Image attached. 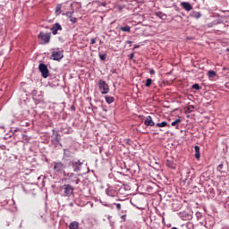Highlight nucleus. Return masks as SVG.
I'll list each match as a JSON object with an SVG mask.
<instances>
[{
  "label": "nucleus",
  "instance_id": "16",
  "mask_svg": "<svg viewBox=\"0 0 229 229\" xmlns=\"http://www.w3.org/2000/svg\"><path fill=\"white\" fill-rule=\"evenodd\" d=\"M40 212L41 214H39V216L41 217V219H43V222L46 223L47 221V219L46 218L47 216V213L44 208Z\"/></svg>",
  "mask_w": 229,
  "mask_h": 229
},
{
  "label": "nucleus",
  "instance_id": "1",
  "mask_svg": "<svg viewBox=\"0 0 229 229\" xmlns=\"http://www.w3.org/2000/svg\"><path fill=\"white\" fill-rule=\"evenodd\" d=\"M53 170L55 174H65L67 165L62 161H55L53 162Z\"/></svg>",
  "mask_w": 229,
  "mask_h": 229
},
{
  "label": "nucleus",
  "instance_id": "45",
  "mask_svg": "<svg viewBox=\"0 0 229 229\" xmlns=\"http://www.w3.org/2000/svg\"><path fill=\"white\" fill-rule=\"evenodd\" d=\"M116 201H123V200H122V199H116Z\"/></svg>",
  "mask_w": 229,
  "mask_h": 229
},
{
  "label": "nucleus",
  "instance_id": "5",
  "mask_svg": "<svg viewBox=\"0 0 229 229\" xmlns=\"http://www.w3.org/2000/svg\"><path fill=\"white\" fill-rule=\"evenodd\" d=\"M62 58H64V50H60V48H56V50H54L52 52L51 60L60 62Z\"/></svg>",
  "mask_w": 229,
  "mask_h": 229
},
{
  "label": "nucleus",
  "instance_id": "29",
  "mask_svg": "<svg viewBox=\"0 0 229 229\" xmlns=\"http://www.w3.org/2000/svg\"><path fill=\"white\" fill-rule=\"evenodd\" d=\"M151 83H153V80L151 79H147L145 87H151Z\"/></svg>",
  "mask_w": 229,
  "mask_h": 229
},
{
  "label": "nucleus",
  "instance_id": "23",
  "mask_svg": "<svg viewBox=\"0 0 229 229\" xmlns=\"http://www.w3.org/2000/svg\"><path fill=\"white\" fill-rule=\"evenodd\" d=\"M131 30V27L126 25V26H123V27H120V30L121 31H124V32H127V33H130Z\"/></svg>",
  "mask_w": 229,
  "mask_h": 229
},
{
  "label": "nucleus",
  "instance_id": "14",
  "mask_svg": "<svg viewBox=\"0 0 229 229\" xmlns=\"http://www.w3.org/2000/svg\"><path fill=\"white\" fill-rule=\"evenodd\" d=\"M181 6L183 10H186V12H191V10H192V5L189 2H182Z\"/></svg>",
  "mask_w": 229,
  "mask_h": 229
},
{
  "label": "nucleus",
  "instance_id": "19",
  "mask_svg": "<svg viewBox=\"0 0 229 229\" xmlns=\"http://www.w3.org/2000/svg\"><path fill=\"white\" fill-rule=\"evenodd\" d=\"M157 17H159V19H162V21H165L167 19V14L162 13V12H157L156 13Z\"/></svg>",
  "mask_w": 229,
  "mask_h": 229
},
{
  "label": "nucleus",
  "instance_id": "39",
  "mask_svg": "<svg viewBox=\"0 0 229 229\" xmlns=\"http://www.w3.org/2000/svg\"><path fill=\"white\" fill-rule=\"evenodd\" d=\"M149 74H155V70L154 69H150Z\"/></svg>",
  "mask_w": 229,
  "mask_h": 229
},
{
  "label": "nucleus",
  "instance_id": "7",
  "mask_svg": "<svg viewBox=\"0 0 229 229\" xmlns=\"http://www.w3.org/2000/svg\"><path fill=\"white\" fill-rule=\"evenodd\" d=\"M70 164L72 167L74 173H80L81 171V166L83 165V162L77 160V161H70Z\"/></svg>",
  "mask_w": 229,
  "mask_h": 229
},
{
  "label": "nucleus",
  "instance_id": "42",
  "mask_svg": "<svg viewBox=\"0 0 229 229\" xmlns=\"http://www.w3.org/2000/svg\"><path fill=\"white\" fill-rule=\"evenodd\" d=\"M76 4H79L80 8H81V3H76Z\"/></svg>",
  "mask_w": 229,
  "mask_h": 229
},
{
  "label": "nucleus",
  "instance_id": "43",
  "mask_svg": "<svg viewBox=\"0 0 229 229\" xmlns=\"http://www.w3.org/2000/svg\"><path fill=\"white\" fill-rule=\"evenodd\" d=\"M137 47H139V45H135L134 46V48L137 49Z\"/></svg>",
  "mask_w": 229,
  "mask_h": 229
},
{
  "label": "nucleus",
  "instance_id": "15",
  "mask_svg": "<svg viewBox=\"0 0 229 229\" xmlns=\"http://www.w3.org/2000/svg\"><path fill=\"white\" fill-rule=\"evenodd\" d=\"M166 167L169 169H176V164L174 159H167L165 163Z\"/></svg>",
  "mask_w": 229,
  "mask_h": 229
},
{
  "label": "nucleus",
  "instance_id": "33",
  "mask_svg": "<svg viewBox=\"0 0 229 229\" xmlns=\"http://www.w3.org/2000/svg\"><path fill=\"white\" fill-rule=\"evenodd\" d=\"M70 21H71V22H72V24H76V22H78V19H76V17H71L70 18Z\"/></svg>",
  "mask_w": 229,
  "mask_h": 229
},
{
  "label": "nucleus",
  "instance_id": "27",
  "mask_svg": "<svg viewBox=\"0 0 229 229\" xmlns=\"http://www.w3.org/2000/svg\"><path fill=\"white\" fill-rule=\"evenodd\" d=\"M182 123L181 119H176L175 121L172 122L171 126H176L178 128V123Z\"/></svg>",
  "mask_w": 229,
  "mask_h": 229
},
{
  "label": "nucleus",
  "instance_id": "13",
  "mask_svg": "<svg viewBox=\"0 0 229 229\" xmlns=\"http://www.w3.org/2000/svg\"><path fill=\"white\" fill-rule=\"evenodd\" d=\"M144 124L145 126H155V122H153V118L151 117V115L146 117Z\"/></svg>",
  "mask_w": 229,
  "mask_h": 229
},
{
  "label": "nucleus",
  "instance_id": "21",
  "mask_svg": "<svg viewBox=\"0 0 229 229\" xmlns=\"http://www.w3.org/2000/svg\"><path fill=\"white\" fill-rule=\"evenodd\" d=\"M69 228H70V229H80V225H79L78 222L73 221V222H72V223L70 224Z\"/></svg>",
  "mask_w": 229,
  "mask_h": 229
},
{
  "label": "nucleus",
  "instance_id": "41",
  "mask_svg": "<svg viewBox=\"0 0 229 229\" xmlns=\"http://www.w3.org/2000/svg\"><path fill=\"white\" fill-rule=\"evenodd\" d=\"M125 44H130V45H131V44H133V42L131 41V40H127V41L125 42Z\"/></svg>",
  "mask_w": 229,
  "mask_h": 229
},
{
  "label": "nucleus",
  "instance_id": "30",
  "mask_svg": "<svg viewBox=\"0 0 229 229\" xmlns=\"http://www.w3.org/2000/svg\"><path fill=\"white\" fill-rule=\"evenodd\" d=\"M99 58L102 62H105L106 60V54H99Z\"/></svg>",
  "mask_w": 229,
  "mask_h": 229
},
{
  "label": "nucleus",
  "instance_id": "34",
  "mask_svg": "<svg viewBox=\"0 0 229 229\" xmlns=\"http://www.w3.org/2000/svg\"><path fill=\"white\" fill-rule=\"evenodd\" d=\"M121 223H126V217H127V216L126 215H122L121 216Z\"/></svg>",
  "mask_w": 229,
  "mask_h": 229
},
{
  "label": "nucleus",
  "instance_id": "18",
  "mask_svg": "<svg viewBox=\"0 0 229 229\" xmlns=\"http://www.w3.org/2000/svg\"><path fill=\"white\" fill-rule=\"evenodd\" d=\"M191 17H192L193 19H200L201 13L193 11L191 13Z\"/></svg>",
  "mask_w": 229,
  "mask_h": 229
},
{
  "label": "nucleus",
  "instance_id": "28",
  "mask_svg": "<svg viewBox=\"0 0 229 229\" xmlns=\"http://www.w3.org/2000/svg\"><path fill=\"white\" fill-rule=\"evenodd\" d=\"M191 89H194V90H201V87L198 83L193 84Z\"/></svg>",
  "mask_w": 229,
  "mask_h": 229
},
{
  "label": "nucleus",
  "instance_id": "31",
  "mask_svg": "<svg viewBox=\"0 0 229 229\" xmlns=\"http://www.w3.org/2000/svg\"><path fill=\"white\" fill-rule=\"evenodd\" d=\"M55 142L60 143V140H61L60 134H58V133L55 134Z\"/></svg>",
  "mask_w": 229,
  "mask_h": 229
},
{
  "label": "nucleus",
  "instance_id": "25",
  "mask_svg": "<svg viewBox=\"0 0 229 229\" xmlns=\"http://www.w3.org/2000/svg\"><path fill=\"white\" fill-rule=\"evenodd\" d=\"M74 13V10L72 9V11L70 12H66V13H64L63 15H65L66 17H68L69 19H71Z\"/></svg>",
  "mask_w": 229,
  "mask_h": 229
},
{
  "label": "nucleus",
  "instance_id": "8",
  "mask_svg": "<svg viewBox=\"0 0 229 229\" xmlns=\"http://www.w3.org/2000/svg\"><path fill=\"white\" fill-rule=\"evenodd\" d=\"M38 69L43 78H47L49 76V70L47 69V65H46V64H39Z\"/></svg>",
  "mask_w": 229,
  "mask_h": 229
},
{
  "label": "nucleus",
  "instance_id": "6",
  "mask_svg": "<svg viewBox=\"0 0 229 229\" xmlns=\"http://www.w3.org/2000/svg\"><path fill=\"white\" fill-rule=\"evenodd\" d=\"M38 38H39V40H42L43 44H49V42L51 41V33H44L43 31H41L39 32Z\"/></svg>",
  "mask_w": 229,
  "mask_h": 229
},
{
  "label": "nucleus",
  "instance_id": "2",
  "mask_svg": "<svg viewBox=\"0 0 229 229\" xmlns=\"http://www.w3.org/2000/svg\"><path fill=\"white\" fill-rule=\"evenodd\" d=\"M61 189L64 198H71L74 194V187L71 184H64Z\"/></svg>",
  "mask_w": 229,
  "mask_h": 229
},
{
  "label": "nucleus",
  "instance_id": "46",
  "mask_svg": "<svg viewBox=\"0 0 229 229\" xmlns=\"http://www.w3.org/2000/svg\"><path fill=\"white\" fill-rule=\"evenodd\" d=\"M111 218H112V216L107 217V219H109V220H110Z\"/></svg>",
  "mask_w": 229,
  "mask_h": 229
},
{
  "label": "nucleus",
  "instance_id": "49",
  "mask_svg": "<svg viewBox=\"0 0 229 229\" xmlns=\"http://www.w3.org/2000/svg\"><path fill=\"white\" fill-rule=\"evenodd\" d=\"M64 151H67V149L64 148Z\"/></svg>",
  "mask_w": 229,
  "mask_h": 229
},
{
  "label": "nucleus",
  "instance_id": "20",
  "mask_svg": "<svg viewBox=\"0 0 229 229\" xmlns=\"http://www.w3.org/2000/svg\"><path fill=\"white\" fill-rule=\"evenodd\" d=\"M194 150H195V158L199 159L201 157V154H199V146L196 145L194 147Z\"/></svg>",
  "mask_w": 229,
  "mask_h": 229
},
{
  "label": "nucleus",
  "instance_id": "9",
  "mask_svg": "<svg viewBox=\"0 0 229 229\" xmlns=\"http://www.w3.org/2000/svg\"><path fill=\"white\" fill-rule=\"evenodd\" d=\"M179 217H181V219H182V221H191V219H192V215L182 211L178 213Z\"/></svg>",
  "mask_w": 229,
  "mask_h": 229
},
{
  "label": "nucleus",
  "instance_id": "37",
  "mask_svg": "<svg viewBox=\"0 0 229 229\" xmlns=\"http://www.w3.org/2000/svg\"><path fill=\"white\" fill-rule=\"evenodd\" d=\"M90 44L92 45L96 44V38H92L90 40Z\"/></svg>",
  "mask_w": 229,
  "mask_h": 229
},
{
  "label": "nucleus",
  "instance_id": "12",
  "mask_svg": "<svg viewBox=\"0 0 229 229\" xmlns=\"http://www.w3.org/2000/svg\"><path fill=\"white\" fill-rule=\"evenodd\" d=\"M114 205L116 207L117 212H121V210L123 209V204L121 203L104 204L105 207H108L109 208H114Z\"/></svg>",
  "mask_w": 229,
  "mask_h": 229
},
{
  "label": "nucleus",
  "instance_id": "47",
  "mask_svg": "<svg viewBox=\"0 0 229 229\" xmlns=\"http://www.w3.org/2000/svg\"><path fill=\"white\" fill-rule=\"evenodd\" d=\"M71 8H72V4H70Z\"/></svg>",
  "mask_w": 229,
  "mask_h": 229
},
{
  "label": "nucleus",
  "instance_id": "40",
  "mask_svg": "<svg viewBox=\"0 0 229 229\" xmlns=\"http://www.w3.org/2000/svg\"><path fill=\"white\" fill-rule=\"evenodd\" d=\"M71 110H72V112H74V111L76 110V107H75L74 106H71Z\"/></svg>",
  "mask_w": 229,
  "mask_h": 229
},
{
  "label": "nucleus",
  "instance_id": "36",
  "mask_svg": "<svg viewBox=\"0 0 229 229\" xmlns=\"http://www.w3.org/2000/svg\"><path fill=\"white\" fill-rule=\"evenodd\" d=\"M106 2H101L100 4H98V6H106Z\"/></svg>",
  "mask_w": 229,
  "mask_h": 229
},
{
  "label": "nucleus",
  "instance_id": "4",
  "mask_svg": "<svg viewBox=\"0 0 229 229\" xmlns=\"http://www.w3.org/2000/svg\"><path fill=\"white\" fill-rule=\"evenodd\" d=\"M64 176H66L65 180H69L70 183H75L76 185L80 183V177L74 173L64 174Z\"/></svg>",
  "mask_w": 229,
  "mask_h": 229
},
{
  "label": "nucleus",
  "instance_id": "24",
  "mask_svg": "<svg viewBox=\"0 0 229 229\" xmlns=\"http://www.w3.org/2000/svg\"><path fill=\"white\" fill-rule=\"evenodd\" d=\"M114 101H115V98H114V97H106V102L108 105H112V103H114Z\"/></svg>",
  "mask_w": 229,
  "mask_h": 229
},
{
  "label": "nucleus",
  "instance_id": "48",
  "mask_svg": "<svg viewBox=\"0 0 229 229\" xmlns=\"http://www.w3.org/2000/svg\"><path fill=\"white\" fill-rule=\"evenodd\" d=\"M226 51H228V53H229V48H227Z\"/></svg>",
  "mask_w": 229,
  "mask_h": 229
},
{
  "label": "nucleus",
  "instance_id": "11",
  "mask_svg": "<svg viewBox=\"0 0 229 229\" xmlns=\"http://www.w3.org/2000/svg\"><path fill=\"white\" fill-rule=\"evenodd\" d=\"M106 196H110L111 198H115V196H117L118 193H117V191L109 187V188L106 189Z\"/></svg>",
  "mask_w": 229,
  "mask_h": 229
},
{
  "label": "nucleus",
  "instance_id": "17",
  "mask_svg": "<svg viewBox=\"0 0 229 229\" xmlns=\"http://www.w3.org/2000/svg\"><path fill=\"white\" fill-rule=\"evenodd\" d=\"M62 8H64V4H57L55 7V13L60 15L62 13Z\"/></svg>",
  "mask_w": 229,
  "mask_h": 229
},
{
  "label": "nucleus",
  "instance_id": "38",
  "mask_svg": "<svg viewBox=\"0 0 229 229\" xmlns=\"http://www.w3.org/2000/svg\"><path fill=\"white\" fill-rule=\"evenodd\" d=\"M111 72H112V74H117V70L116 69H112Z\"/></svg>",
  "mask_w": 229,
  "mask_h": 229
},
{
  "label": "nucleus",
  "instance_id": "3",
  "mask_svg": "<svg viewBox=\"0 0 229 229\" xmlns=\"http://www.w3.org/2000/svg\"><path fill=\"white\" fill-rule=\"evenodd\" d=\"M98 89L103 95L108 94V92H110V87L108 86V83H106V81L104 80L98 81Z\"/></svg>",
  "mask_w": 229,
  "mask_h": 229
},
{
  "label": "nucleus",
  "instance_id": "32",
  "mask_svg": "<svg viewBox=\"0 0 229 229\" xmlns=\"http://www.w3.org/2000/svg\"><path fill=\"white\" fill-rule=\"evenodd\" d=\"M223 166H224L223 163L218 165L216 169H217V171H219V173H223Z\"/></svg>",
  "mask_w": 229,
  "mask_h": 229
},
{
  "label": "nucleus",
  "instance_id": "22",
  "mask_svg": "<svg viewBox=\"0 0 229 229\" xmlns=\"http://www.w3.org/2000/svg\"><path fill=\"white\" fill-rule=\"evenodd\" d=\"M208 76L209 79L216 78V76H217V73L214 70H209L208 72Z\"/></svg>",
  "mask_w": 229,
  "mask_h": 229
},
{
  "label": "nucleus",
  "instance_id": "44",
  "mask_svg": "<svg viewBox=\"0 0 229 229\" xmlns=\"http://www.w3.org/2000/svg\"><path fill=\"white\" fill-rule=\"evenodd\" d=\"M57 144L62 148L63 145H62V143L60 141Z\"/></svg>",
  "mask_w": 229,
  "mask_h": 229
},
{
  "label": "nucleus",
  "instance_id": "35",
  "mask_svg": "<svg viewBox=\"0 0 229 229\" xmlns=\"http://www.w3.org/2000/svg\"><path fill=\"white\" fill-rule=\"evenodd\" d=\"M133 58H135V54L131 53V54L129 55V59H130V60H133Z\"/></svg>",
  "mask_w": 229,
  "mask_h": 229
},
{
  "label": "nucleus",
  "instance_id": "10",
  "mask_svg": "<svg viewBox=\"0 0 229 229\" xmlns=\"http://www.w3.org/2000/svg\"><path fill=\"white\" fill-rule=\"evenodd\" d=\"M52 35H58V31H62V25L60 23H55L50 29Z\"/></svg>",
  "mask_w": 229,
  "mask_h": 229
},
{
  "label": "nucleus",
  "instance_id": "26",
  "mask_svg": "<svg viewBox=\"0 0 229 229\" xmlns=\"http://www.w3.org/2000/svg\"><path fill=\"white\" fill-rule=\"evenodd\" d=\"M156 126H157V128H165V126H167V122L157 123Z\"/></svg>",
  "mask_w": 229,
  "mask_h": 229
}]
</instances>
